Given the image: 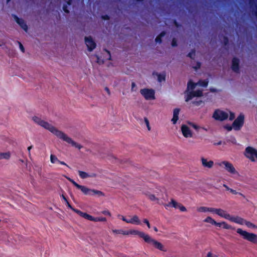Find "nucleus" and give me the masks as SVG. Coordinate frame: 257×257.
I'll list each match as a JSON object with an SVG mask.
<instances>
[{"label": "nucleus", "mask_w": 257, "mask_h": 257, "mask_svg": "<svg viewBox=\"0 0 257 257\" xmlns=\"http://www.w3.org/2000/svg\"><path fill=\"white\" fill-rule=\"evenodd\" d=\"M20 161L21 162H22V163H23V162H24V161H23V160H22V159H20Z\"/></svg>", "instance_id": "0e129e2a"}, {"label": "nucleus", "mask_w": 257, "mask_h": 257, "mask_svg": "<svg viewBox=\"0 0 257 257\" xmlns=\"http://www.w3.org/2000/svg\"><path fill=\"white\" fill-rule=\"evenodd\" d=\"M229 220L241 225L244 224V219L239 216H232L230 215Z\"/></svg>", "instance_id": "a211bd4d"}, {"label": "nucleus", "mask_w": 257, "mask_h": 257, "mask_svg": "<svg viewBox=\"0 0 257 257\" xmlns=\"http://www.w3.org/2000/svg\"><path fill=\"white\" fill-rule=\"evenodd\" d=\"M32 148H33V146H30V147H29L28 148V152H29V157H30V158H31V154L30 150H31V149Z\"/></svg>", "instance_id": "49530a36"}, {"label": "nucleus", "mask_w": 257, "mask_h": 257, "mask_svg": "<svg viewBox=\"0 0 257 257\" xmlns=\"http://www.w3.org/2000/svg\"><path fill=\"white\" fill-rule=\"evenodd\" d=\"M173 201H176L173 199H171L170 201H169L168 203L164 204V205L165 207L166 208V209H168L170 207H173V203H172Z\"/></svg>", "instance_id": "72a5a7b5"}, {"label": "nucleus", "mask_w": 257, "mask_h": 257, "mask_svg": "<svg viewBox=\"0 0 257 257\" xmlns=\"http://www.w3.org/2000/svg\"><path fill=\"white\" fill-rule=\"evenodd\" d=\"M223 187H225L226 188V189L227 190H228V191H230L231 190V188H229L227 185H226L225 184H223Z\"/></svg>", "instance_id": "8fccbe9b"}, {"label": "nucleus", "mask_w": 257, "mask_h": 257, "mask_svg": "<svg viewBox=\"0 0 257 257\" xmlns=\"http://www.w3.org/2000/svg\"><path fill=\"white\" fill-rule=\"evenodd\" d=\"M191 127L194 128L196 130L199 128V126L197 124L188 122L187 124H182L181 126V131L183 136L186 138H191L193 136V132L191 130Z\"/></svg>", "instance_id": "7ed1b4c3"}, {"label": "nucleus", "mask_w": 257, "mask_h": 257, "mask_svg": "<svg viewBox=\"0 0 257 257\" xmlns=\"http://www.w3.org/2000/svg\"><path fill=\"white\" fill-rule=\"evenodd\" d=\"M135 86H136L135 83L134 82H133V83H132V89H133V88H134V87Z\"/></svg>", "instance_id": "6e6d98bb"}, {"label": "nucleus", "mask_w": 257, "mask_h": 257, "mask_svg": "<svg viewBox=\"0 0 257 257\" xmlns=\"http://www.w3.org/2000/svg\"><path fill=\"white\" fill-rule=\"evenodd\" d=\"M105 90H106V91H107L108 92H109V89H108V88H105Z\"/></svg>", "instance_id": "e2e57ef3"}, {"label": "nucleus", "mask_w": 257, "mask_h": 257, "mask_svg": "<svg viewBox=\"0 0 257 257\" xmlns=\"http://www.w3.org/2000/svg\"><path fill=\"white\" fill-rule=\"evenodd\" d=\"M153 75L154 77H157L158 80L159 82H162V81H164L165 80V75L164 74H159L157 72L153 73Z\"/></svg>", "instance_id": "bb28decb"}, {"label": "nucleus", "mask_w": 257, "mask_h": 257, "mask_svg": "<svg viewBox=\"0 0 257 257\" xmlns=\"http://www.w3.org/2000/svg\"><path fill=\"white\" fill-rule=\"evenodd\" d=\"M200 161L201 163L202 166L204 168L211 169L214 166V162L212 160H209L207 158L205 157H201L200 159Z\"/></svg>", "instance_id": "2eb2a0df"}, {"label": "nucleus", "mask_w": 257, "mask_h": 257, "mask_svg": "<svg viewBox=\"0 0 257 257\" xmlns=\"http://www.w3.org/2000/svg\"><path fill=\"white\" fill-rule=\"evenodd\" d=\"M173 203V207L175 208L179 209L181 211L185 212L187 211V209L185 206H184L182 204L176 201H173L172 202Z\"/></svg>", "instance_id": "4be33fe9"}, {"label": "nucleus", "mask_w": 257, "mask_h": 257, "mask_svg": "<svg viewBox=\"0 0 257 257\" xmlns=\"http://www.w3.org/2000/svg\"><path fill=\"white\" fill-rule=\"evenodd\" d=\"M145 122L146 124V125H148L149 124V121L148 118H145Z\"/></svg>", "instance_id": "09e8293b"}, {"label": "nucleus", "mask_w": 257, "mask_h": 257, "mask_svg": "<svg viewBox=\"0 0 257 257\" xmlns=\"http://www.w3.org/2000/svg\"><path fill=\"white\" fill-rule=\"evenodd\" d=\"M146 195L151 201H156L158 204H162V203L160 202L159 198L156 197L155 195L152 194L150 192H148L146 193Z\"/></svg>", "instance_id": "393cba45"}, {"label": "nucleus", "mask_w": 257, "mask_h": 257, "mask_svg": "<svg viewBox=\"0 0 257 257\" xmlns=\"http://www.w3.org/2000/svg\"><path fill=\"white\" fill-rule=\"evenodd\" d=\"M229 117L230 120H233L235 118L234 113L229 111H223L220 109L216 110L213 114V117L218 120H223Z\"/></svg>", "instance_id": "20e7f679"}, {"label": "nucleus", "mask_w": 257, "mask_h": 257, "mask_svg": "<svg viewBox=\"0 0 257 257\" xmlns=\"http://www.w3.org/2000/svg\"><path fill=\"white\" fill-rule=\"evenodd\" d=\"M194 56H195V52L194 51H192L191 52H190L188 54V56L189 57H190L191 58H193Z\"/></svg>", "instance_id": "ea45409f"}, {"label": "nucleus", "mask_w": 257, "mask_h": 257, "mask_svg": "<svg viewBox=\"0 0 257 257\" xmlns=\"http://www.w3.org/2000/svg\"><path fill=\"white\" fill-rule=\"evenodd\" d=\"M5 45V42L4 41H0V46H2Z\"/></svg>", "instance_id": "864d4df0"}, {"label": "nucleus", "mask_w": 257, "mask_h": 257, "mask_svg": "<svg viewBox=\"0 0 257 257\" xmlns=\"http://www.w3.org/2000/svg\"><path fill=\"white\" fill-rule=\"evenodd\" d=\"M59 163L62 164V165H66L67 166H68L66 163H65L64 162H62V161H60L58 162Z\"/></svg>", "instance_id": "5fc2aeb1"}, {"label": "nucleus", "mask_w": 257, "mask_h": 257, "mask_svg": "<svg viewBox=\"0 0 257 257\" xmlns=\"http://www.w3.org/2000/svg\"><path fill=\"white\" fill-rule=\"evenodd\" d=\"M236 232L237 233L240 234L243 239L253 243L257 244L256 234L253 233H249L240 228L237 229Z\"/></svg>", "instance_id": "423d86ee"}, {"label": "nucleus", "mask_w": 257, "mask_h": 257, "mask_svg": "<svg viewBox=\"0 0 257 257\" xmlns=\"http://www.w3.org/2000/svg\"><path fill=\"white\" fill-rule=\"evenodd\" d=\"M154 229L156 232H157L158 231L157 228L156 227H154Z\"/></svg>", "instance_id": "13d9d810"}, {"label": "nucleus", "mask_w": 257, "mask_h": 257, "mask_svg": "<svg viewBox=\"0 0 257 257\" xmlns=\"http://www.w3.org/2000/svg\"><path fill=\"white\" fill-rule=\"evenodd\" d=\"M244 155L251 161L257 160V150L251 147H247L244 152Z\"/></svg>", "instance_id": "1a4fd4ad"}, {"label": "nucleus", "mask_w": 257, "mask_h": 257, "mask_svg": "<svg viewBox=\"0 0 257 257\" xmlns=\"http://www.w3.org/2000/svg\"><path fill=\"white\" fill-rule=\"evenodd\" d=\"M140 93L146 100H153L155 98V91L152 89H142L140 90Z\"/></svg>", "instance_id": "9d476101"}, {"label": "nucleus", "mask_w": 257, "mask_h": 257, "mask_svg": "<svg viewBox=\"0 0 257 257\" xmlns=\"http://www.w3.org/2000/svg\"><path fill=\"white\" fill-rule=\"evenodd\" d=\"M144 222L147 225V226L149 228H150V224L149 221L147 219H144Z\"/></svg>", "instance_id": "c03bdc74"}, {"label": "nucleus", "mask_w": 257, "mask_h": 257, "mask_svg": "<svg viewBox=\"0 0 257 257\" xmlns=\"http://www.w3.org/2000/svg\"><path fill=\"white\" fill-rule=\"evenodd\" d=\"M220 225H217L218 227H222L223 228L227 229H234L231 225L228 224L225 222L218 223Z\"/></svg>", "instance_id": "c85d7f7f"}, {"label": "nucleus", "mask_w": 257, "mask_h": 257, "mask_svg": "<svg viewBox=\"0 0 257 257\" xmlns=\"http://www.w3.org/2000/svg\"><path fill=\"white\" fill-rule=\"evenodd\" d=\"M32 120L37 124L49 131L59 139H61L66 143L70 144L72 147H74L79 150H80L81 148H82V146L80 144L76 142L73 140H72V139L68 137L66 134L58 130L56 127L50 124L48 122L41 119V118L40 117L37 116H34L32 117Z\"/></svg>", "instance_id": "f257e3e1"}, {"label": "nucleus", "mask_w": 257, "mask_h": 257, "mask_svg": "<svg viewBox=\"0 0 257 257\" xmlns=\"http://www.w3.org/2000/svg\"><path fill=\"white\" fill-rule=\"evenodd\" d=\"M67 179L71 182L74 186H75L78 189H79L83 192L85 194L92 195L91 191L92 189H89L85 186H81L76 183L74 180L70 178L67 177Z\"/></svg>", "instance_id": "f8f14e48"}, {"label": "nucleus", "mask_w": 257, "mask_h": 257, "mask_svg": "<svg viewBox=\"0 0 257 257\" xmlns=\"http://www.w3.org/2000/svg\"><path fill=\"white\" fill-rule=\"evenodd\" d=\"M214 208L207 207L205 206H200L197 208V210L199 212H213Z\"/></svg>", "instance_id": "5701e85b"}, {"label": "nucleus", "mask_w": 257, "mask_h": 257, "mask_svg": "<svg viewBox=\"0 0 257 257\" xmlns=\"http://www.w3.org/2000/svg\"><path fill=\"white\" fill-rule=\"evenodd\" d=\"M208 82L206 81H199L197 83H194L191 81H190L188 84V91H187V96L186 98V101H188L189 100L192 99L194 97H200L202 95V90L200 89H196L193 90L196 88L198 85L201 86L203 87H206L207 85Z\"/></svg>", "instance_id": "f03ea898"}, {"label": "nucleus", "mask_w": 257, "mask_h": 257, "mask_svg": "<svg viewBox=\"0 0 257 257\" xmlns=\"http://www.w3.org/2000/svg\"><path fill=\"white\" fill-rule=\"evenodd\" d=\"M165 35V32H162L159 36H158L156 39H155V41L157 43H160L161 42V38L162 37H163V36H164V35Z\"/></svg>", "instance_id": "f704fd0d"}, {"label": "nucleus", "mask_w": 257, "mask_h": 257, "mask_svg": "<svg viewBox=\"0 0 257 257\" xmlns=\"http://www.w3.org/2000/svg\"><path fill=\"white\" fill-rule=\"evenodd\" d=\"M239 59L234 58L232 61V69L235 72H239Z\"/></svg>", "instance_id": "412c9836"}, {"label": "nucleus", "mask_w": 257, "mask_h": 257, "mask_svg": "<svg viewBox=\"0 0 257 257\" xmlns=\"http://www.w3.org/2000/svg\"><path fill=\"white\" fill-rule=\"evenodd\" d=\"M103 18L104 19H108V17L107 16H105V17H103Z\"/></svg>", "instance_id": "052dcab7"}, {"label": "nucleus", "mask_w": 257, "mask_h": 257, "mask_svg": "<svg viewBox=\"0 0 257 257\" xmlns=\"http://www.w3.org/2000/svg\"><path fill=\"white\" fill-rule=\"evenodd\" d=\"M66 204H67V206H68L69 207H70V208H71V209H72V210H73V211H74V210H73V209H74V208H72V207H71V206L70 205V204L69 203V202H68V201H67V202H66Z\"/></svg>", "instance_id": "3c124183"}, {"label": "nucleus", "mask_w": 257, "mask_h": 257, "mask_svg": "<svg viewBox=\"0 0 257 257\" xmlns=\"http://www.w3.org/2000/svg\"><path fill=\"white\" fill-rule=\"evenodd\" d=\"M199 67H200V64H198V66H197V67H195V69H197L198 68H199Z\"/></svg>", "instance_id": "bf43d9fd"}, {"label": "nucleus", "mask_w": 257, "mask_h": 257, "mask_svg": "<svg viewBox=\"0 0 257 257\" xmlns=\"http://www.w3.org/2000/svg\"><path fill=\"white\" fill-rule=\"evenodd\" d=\"M62 197H63V199L65 200V201H66V202L67 201H68L66 199V197L64 195H62Z\"/></svg>", "instance_id": "4d7b16f0"}, {"label": "nucleus", "mask_w": 257, "mask_h": 257, "mask_svg": "<svg viewBox=\"0 0 257 257\" xmlns=\"http://www.w3.org/2000/svg\"><path fill=\"white\" fill-rule=\"evenodd\" d=\"M63 10L67 13H68L69 12V11L67 10V9H66V7L64 6L63 7Z\"/></svg>", "instance_id": "603ef678"}, {"label": "nucleus", "mask_w": 257, "mask_h": 257, "mask_svg": "<svg viewBox=\"0 0 257 257\" xmlns=\"http://www.w3.org/2000/svg\"><path fill=\"white\" fill-rule=\"evenodd\" d=\"M97 63H99V64L103 63L104 62V60H101V59H100L98 57H97Z\"/></svg>", "instance_id": "de8ad7c7"}, {"label": "nucleus", "mask_w": 257, "mask_h": 257, "mask_svg": "<svg viewBox=\"0 0 257 257\" xmlns=\"http://www.w3.org/2000/svg\"><path fill=\"white\" fill-rule=\"evenodd\" d=\"M102 213L105 215L111 216V213L108 210H104L102 212Z\"/></svg>", "instance_id": "58836bf2"}, {"label": "nucleus", "mask_w": 257, "mask_h": 257, "mask_svg": "<svg viewBox=\"0 0 257 257\" xmlns=\"http://www.w3.org/2000/svg\"><path fill=\"white\" fill-rule=\"evenodd\" d=\"M130 219H128L127 223L139 225L141 224V221L137 215L130 216Z\"/></svg>", "instance_id": "6ab92c4d"}, {"label": "nucleus", "mask_w": 257, "mask_h": 257, "mask_svg": "<svg viewBox=\"0 0 257 257\" xmlns=\"http://www.w3.org/2000/svg\"><path fill=\"white\" fill-rule=\"evenodd\" d=\"M85 42L89 51H92L96 47V43L90 36L85 37Z\"/></svg>", "instance_id": "ddd939ff"}, {"label": "nucleus", "mask_w": 257, "mask_h": 257, "mask_svg": "<svg viewBox=\"0 0 257 257\" xmlns=\"http://www.w3.org/2000/svg\"><path fill=\"white\" fill-rule=\"evenodd\" d=\"M213 213H215L220 217H223L229 220L230 215L227 213L225 210L221 209L214 208Z\"/></svg>", "instance_id": "dca6fc26"}, {"label": "nucleus", "mask_w": 257, "mask_h": 257, "mask_svg": "<svg viewBox=\"0 0 257 257\" xmlns=\"http://www.w3.org/2000/svg\"><path fill=\"white\" fill-rule=\"evenodd\" d=\"M91 194H92L91 195H96L98 197L104 196V193L103 192H102L101 191L96 190H94V189H92Z\"/></svg>", "instance_id": "c756f323"}, {"label": "nucleus", "mask_w": 257, "mask_h": 257, "mask_svg": "<svg viewBox=\"0 0 257 257\" xmlns=\"http://www.w3.org/2000/svg\"><path fill=\"white\" fill-rule=\"evenodd\" d=\"M145 241L152 245L153 247H154L156 248H157L160 250L163 251H166V249L165 246L162 244L161 242L158 241L157 240H155V239L152 238L150 235L148 234L147 235V237H146Z\"/></svg>", "instance_id": "0eeeda50"}, {"label": "nucleus", "mask_w": 257, "mask_h": 257, "mask_svg": "<svg viewBox=\"0 0 257 257\" xmlns=\"http://www.w3.org/2000/svg\"><path fill=\"white\" fill-rule=\"evenodd\" d=\"M74 211L77 213L80 216L87 219L89 220L97 222V221H106V219L105 217H93L91 215L88 214L86 213L83 212L78 209H73Z\"/></svg>", "instance_id": "6e6552de"}, {"label": "nucleus", "mask_w": 257, "mask_h": 257, "mask_svg": "<svg viewBox=\"0 0 257 257\" xmlns=\"http://www.w3.org/2000/svg\"><path fill=\"white\" fill-rule=\"evenodd\" d=\"M18 43L19 44L20 50L22 51V52H24L25 49H24V47H23V45L20 42H18Z\"/></svg>", "instance_id": "4c0bfd02"}, {"label": "nucleus", "mask_w": 257, "mask_h": 257, "mask_svg": "<svg viewBox=\"0 0 257 257\" xmlns=\"http://www.w3.org/2000/svg\"><path fill=\"white\" fill-rule=\"evenodd\" d=\"M224 128H225V129H226V130H227V131H231V130H232V128H233V127H232V126L227 125L224 126Z\"/></svg>", "instance_id": "a19ab883"}, {"label": "nucleus", "mask_w": 257, "mask_h": 257, "mask_svg": "<svg viewBox=\"0 0 257 257\" xmlns=\"http://www.w3.org/2000/svg\"><path fill=\"white\" fill-rule=\"evenodd\" d=\"M179 112H180V109L178 108H175V109H174V110L173 111V116L171 119V121L174 124H176V123L177 122V121L178 119Z\"/></svg>", "instance_id": "b1692460"}, {"label": "nucleus", "mask_w": 257, "mask_h": 257, "mask_svg": "<svg viewBox=\"0 0 257 257\" xmlns=\"http://www.w3.org/2000/svg\"><path fill=\"white\" fill-rule=\"evenodd\" d=\"M230 192L232 194H234V195H236V194H239L241 195H242V194L241 193H238L237 191H236L235 190H233L232 189H231L230 191Z\"/></svg>", "instance_id": "79ce46f5"}, {"label": "nucleus", "mask_w": 257, "mask_h": 257, "mask_svg": "<svg viewBox=\"0 0 257 257\" xmlns=\"http://www.w3.org/2000/svg\"><path fill=\"white\" fill-rule=\"evenodd\" d=\"M50 161H51V162L53 164L56 163H58L59 162H60V161L58 160L57 157L53 155H51Z\"/></svg>", "instance_id": "473e14b6"}, {"label": "nucleus", "mask_w": 257, "mask_h": 257, "mask_svg": "<svg viewBox=\"0 0 257 257\" xmlns=\"http://www.w3.org/2000/svg\"><path fill=\"white\" fill-rule=\"evenodd\" d=\"M244 119V115L242 113L240 114L233 122L232 127L233 129L236 131L239 130L243 125Z\"/></svg>", "instance_id": "9b49d317"}, {"label": "nucleus", "mask_w": 257, "mask_h": 257, "mask_svg": "<svg viewBox=\"0 0 257 257\" xmlns=\"http://www.w3.org/2000/svg\"><path fill=\"white\" fill-rule=\"evenodd\" d=\"M244 224H245L247 227H249V228H254V229L257 228V226L253 224L251 222L247 221L245 220H244Z\"/></svg>", "instance_id": "7c9ffc66"}, {"label": "nucleus", "mask_w": 257, "mask_h": 257, "mask_svg": "<svg viewBox=\"0 0 257 257\" xmlns=\"http://www.w3.org/2000/svg\"><path fill=\"white\" fill-rule=\"evenodd\" d=\"M217 165L225 170L231 175L239 176V174L236 170L233 165L229 161H223L217 163Z\"/></svg>", "instance_id": "39448f33"}, {"label": "nucleus", "mask_w": 257, "mask_h": 257, "mask_svg": "<svg viewBox=\"0 0 257 257\" xmlns=\"http://www.w3.org/2000/svg\"><path fill=\"white\" fill-rule=\"evenodd\" d=\"M204 222L209 223L211 224H213L215 225H219L218 222H217L213 219H212L211 217L208 216L204 220Z\"/></svg>", "instance_id": "cd10ccee"}, {"label": "nucleus", "mask_w": 257, "mask_h": 257, "mask_svg": "<svg viewBox=\"0 0 257 257\" xmlns=\"http://www.w3.org/2000/svg\"><path fill=\"white\" fill-rule=\"evenodd\" d=\"M147 126L148 130H150V127L149 124L148 125H147Z\"/></svg>", "instance_id": "680f3d73"}, {"label": "nucleus", "mask_w": 257, "mask_h": 257, "mask_svg": "<svg viewBox=\"0 0 257 257\" xmlns=\"http://www.w3.org/2000/svg\"><path fill=\"white\" fill-rule=\"evenodd\" d=\"M112 231L113 233L126 235V231L122 229H112Z\"/></svg>", "instance_id": "2f4dec72"}, {"label": "nucleus", "mask_w": 257, "mask_h": 257, "mask_svg": "<svg viewBox=\"0 0 257 257\" xmlns=\"http://www.w3.org/2000/svg\"><path fill=\"white\" fill-rule=\"evenodd\" d=\"M14 19L23 29L25 31H27L28 27L25 22L23 19H19L16 16L14 17Z\"/></svg>", "instance_id": "aec40b11"}, {"label": "nucleus", "mask_w": 257, "mask_h": 257, "mask_svg": "<svg viewBox=\"0 0 257 257\" xmlns=\"http://www.w3.org/2000/svg\"><path fill=\"white\" fill-rule=\"evenodd\" d=\"M103 55L105 56V60L110 59V58H111L110 54L109 52H108V51H105L103 53Z\"/></svg>", "instance_id": "c9c22d12"}, {"label": "nucleus", "mask_w": 257, "mask_h": 257, "mask_svg": "<svg viewBox=\"0 0 257 257\" xmlns=\"http://www.w3.org/2000/svg\"><path fill=\"white\" fill-rule=\"evenodd\" d=\"M207 255L208 257H217L215 254H214L211 252H208Z\"/></svg>", "instance_id": "a18cd8bd"}, {"label": "nucleus", "mask_w": 257, "mask_h": 257, "mask_svg": "<svg viewBox=\"0 0 257 257\" xmlns=\"http://www.w3.org/2000/svg\"><path fill=\"white\" fill-rule=\"evenodd\" d=\"M11 156V154L10 152L6 153H0V160L6 159L9 160Z\"/></svg>", "instance_id": "a878e982"}, {"label": "nucleus", "mask_w": 257, "mask_h": 257, "mask_svg": "<svg viewBox=\"0 0 257 257\" xmlns=\"http://www.w3.org/2000/svg\"><path fill=\"white\" fill-rule=\"evenodd\" d=\"M117 217L121 219L122 220H123V221L127 223V221H128V219L126 218V217L123 216V215H121L120 214H118L117 215Z\"/></svg>", "instance_id": "e433bc0d"}, {"label": "nucleus", "mask_w": 257, "mask_h": 257, "mask_svg": "<svg viewBox=\"0 0 257 257\" xmlns=\"http://www.w3.org/2000/svg\"><path fill=\"white\" fill-rule=\"evenodd\" d=\"M172 46L174 47L177 46V41L175 39H173L172 42Z\"/></svg>", "instance_id": "37998d69"}, {"label": "nucleus", "mask_w": 257, "mask_h": 257, "mask_svg": "<svg viewBox=\"0 0 257 257\" xmlns=\"http://www.w3.org/2000/svg\"><path fill=\"white\" fill-rule=\"evenodd\" d=\"M126 235H138L140 237L143 238L145 240L146 237L147 236V234L143 232L140 231L138 230L131 229L127 231H126Z\"/></svg>", "instance_id": "4468645a"}, {"label": "nucleus", "mask_w": 257, "mask_h": 257, "mask_svg": "<svg viewBox=\"0 0 257 257\" xmlns=\"http://www.w3.org/2000/svg\"><path fill=\"white\" fill-rule=\"evenodd\" d=\"M78 174H79V176L82 179H86L87 178H94V177H96V174L95 173H91L88 174V173H87L85 172H83L81 171H79Z\"/></svg>", "instance_id": "f3484780"}, {"label": "nucleus", "mask_w": 257, "mask_h": 257, "mask_svg": "<svg viewBox=\"0 0 257 257\" xmlns=\"http://www.w3.org/2000/svg\"><path fill=\"white\" fill-rule=\"evenodd\" d=\"M68 4L70 5V2L69 1L68 2Z\"/></svg>", "instance_id": "69168bd1"}]
</instances>
